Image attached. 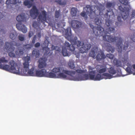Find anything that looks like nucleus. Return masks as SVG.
Here are the masks:
<instances>
[{
    "mask_svg": "<svg viewBox=\"0 0 135 135\" xmlns=\"http://www.w3.org/2000/svg\"><path fill=\"white\" fill-rule=\"evenodd\" d=\"M114 14L112 11L107 10V12L105 14V17L108 19L105 21V24L107 27L105 30L101 26L102 22L101 20L98 18V17L93 18L95 24L97 26L94 27L91 24H89L90 27L92 29L93 32L96 36H102L104 40L110 43L116 42V46L117 47L118 51L119 52L121 53L122 51V41L121 37H116L112 35H107L108 33L110 34L115 32V27L112 26L111 21L109 20L111 16H114Z\"/></svg>",
    "mask_w": 135,
    "mask_h": 135,
    "instance_id": "1",
    "label": "nucleus"
},
{
    "mask_svg": "<svg viewBox=\"0 0 135 135\" xmlns=\"http://www.w3.org/2000/svg\"><path fill=\"white\" fill-rule=\"evenodd\" d=\"M68 40L69 41L72 45L67 42L65 43V47H62V53L64 56L68 55L69 52L70 51H74L75 49V47L79 49V51L80 53H83L86 52L91 47V44H86L84 45L83 42L77 41V38L75 37L74 38H72L70 35L68 37Z\"/></svg>",
    "mask_w": 135,
    "mask_h": 135,
    "instance_id": "2",
    "label": "nucleus"
},
{
    "mask_svg": "<svg viewBox=\"0 0 135 135\" xmlns=\"http://www.w3.org/2000/svg\"><path fill=\"white\" fill-rule=\"evenodd\" d=\"M10 66L7 64H0V69L3 70L13 73L14 74H19L20 67L18 64L13 60L9 62Z\"/></svg>",
    "mask_w": 135,
    "mask_h": 135,
    "instance_id": "3",
    "label": "nucleus"
},
{
    "mask_svg": "<svg viewBox=\"0 0 135 135\" xmlns=\"http://www.w3.org/2000/svg\"><path fill=\"white\" fill-rule=\"evenodd\" d=\"M94 11L92 9L91 6L87 5L85 7L83 8V11H85L86 13L92 19L95 18V17L99 16L100 15V7L98 6H94Z\"/></svg>",
    "mask_w": 135,
    "mask_h": 135,
    "instance_id": "4",
    "label": "nucleus"
},
{
    "mask_svg": "<svg viewBox=\"0 0 135 135\" xmlns=\"http://www.w3.org/2000/svg\"><path fill=\"white\" fill-rule=\"evenodd\" d=\"M99 52L98 47H94L92 49L91 51L90 52L89 55L94 59H96V60L98 61H99L104 60L106 58V56L103 52H101L100 54H98L96 56V54Z\"/></svg>",
    "mask_w": 135,
    "mask_h": 135,
    "instance_id": "5",
    "label": "nucleus"
},
{
    "mask_svg": "<svg viewBox=\"0 0 135 135\" xmlns=\"http://www.w3.org/2000/svg\"><path fill=\"white\" fill-rule=\"evenodd\" d=\"M17 43L14 41H12L10 43L6 42L5 44V47L7 51L9 52L8 53V55L11 57H14L15 55L13 51L15 49L14 46H17Z\"/></svg>",
    "mask_w": 135,
    "mask_h": 135,
    "instance_id": "6",
    "label": "nucleus"
},
{
    "mask_svg": "<svg viewBox=\"0 0 135 135\" xmlns=\"http://www.w3.org/2000/svg\"><path fill=\"white\" fill-rule=\"evenodd\" d=\"M95 71H92L89 72V74H84L83 76H80L78 77L77 80L78 81L85 80H94Z\"/></svg>",
    "mask_w": 135,
    "mask_h": 135,
    "instance_id": "7",
    "label": "nucleus"
},
{
    "mask_svg": "<svg viewBox=\"0 0 135 135\" xmlns=\"http://www.w3.org/2000/svg\"><path fill=\"white\" fill-rule=\"evenodd\" d=\"M52 72L57 73L62 72L68 75L72 76L75 74V72L74 71H70L66 70L63 69V68L61 67L55 68L52 70Z\"/></svg>",
    "mask_w": 135,
    "mask_h": 135,
    "instance_id": "8",
    "label": "nucleus"
},
{
    "mask_svg": "<svg viewBox=\"0 0 135 135\" xmlns=\"http://www.w3.org/2000/svg\"><path fill=\"white\" fill-rule=\"evenodd\" d=\"M47 12L45 10L41 11V13L39 14L38 16L37 21L39 22L44 24L45 22H47Z\"/></svg>",
    "mask_w": 135,
    "mask_h": 135,
    "instance_id": "9",
    "label": "nucleus"
},
{
    "mask_svg": "<svg viewBox=\"0 0 135 135\" xmlns=\"http://www.w3.org/2000/svg\"><path fill=\"white\" fill-rule=\"evenodd\" d=\"M23 60L24 61V62L23 63V68L25 70V71H24V73L25 72L26 73V71H28L29 69V63L30 61V57L28 56L24 57L23 59Z\"/></svg>",
    "mask_w": 135,
    "mask_h": 135,
    "instance_id": "10",
    "label": "nucleus"
},
{
    "mask_svg": "<svg viewBox=\"0 0 135 135\" xmlns=\"http://www.w3.org/2000/svg\"><path fill=\"white\" fill-rule=\"evenodd\" d=\"M30 16L33 19H35L39 15V11L36 6H33L30 11Z\"/></svg>",
    "mask_w": 135,
    "mask_h": 135,
    "instance_id": "11",
    "label": "nucleus"
},
{
    "mask_svg": "<svg viewBox=\"0 0 135 135\" xmlns=\"http://www.w3.org/2000/svg\"><path fill=\"white\" fill-rule=\"evenodd\" d=\"M46 70L44 69L40 70H35V76L39 77H45Z\"/></svg>",
    "mask_w": 135,
    "mask_h": 135,
    "instance_id": "12",
    "label": "nucleus"
},
{
    "mask_svg": "<svg viewBox=\"0 0 135 135\" xmlns=\"http://www.w3.org/2000/svg\"><path fill=\"white\" fill-rule=\"evenodd\" d=\"M119 9L122 12L121 15L123 19L124 20L126 19L128 17L129 12L128 11H126L125 9L121 6H119Z\"/></svg>",
    "mask_w": 135,
    "mask_h": 135,
    "instance_id": "13",
    "label": "nucleus"
},
{
    "mask_svg": "<svg viewBox=\"0 0 135 135\" xmlns=\"http://www.w3.org/2000/svg\"><path fill=\"white\" fill-rule=\"evenodd\" d=\"M46 61L47 59L45 58H40L39 60L38 68L42 69L46 67Z\"/></svg>",
    "mask_w": 135,
    "mask_h": 135,
    "instance_id": "14",
    "label": "nucleus"
},
{
    "mask_svg": "<svg viewBox=\"0 0 135 135\" xmlns=\"http://www.w3.org/2000/svg\"><path fill=\"white\" fill-rule=\"evenodd\" d=\"M82 23L77 20H73L71 21V26L74 29L79 28L82 25Z\"/></svg>",
    "mask_w": 135,
    "mask_h": 135,
    "instance_id": "15",
    "label": "nucleus"
},
{
    "mask_svg": "<svg viewBox=\"0 0 135 135\" xmlns=\"http://www.w3.org/2000/svg\"><path fill=\"white\" fill-rule=\"evenodd\" d=\"M16 26L18 30L23 33H26L27 31V28L24 25H22L21 23H18L16 24Z\"/></svg>",
    "mask_w": 135,
    "mask_h": 135,
    "instance_id": "16",
    "label": "nucleus"
},
{
    "mask_svg": "<svg viewBox=\"0 0 135 135\" xmlns=\"http://www.w3.org/2000/svg\"><path fill=\"white\" fill-rule=\"evenodd\" d=\"M35 67L33 66L30 69L28 70V71H26V73L25 72H24V74L26 76H35Z\"/></svg>",
    "mask_w": 135,
    "mask_h": 135,
    "instance_id": "17",
    "label": "nucleus"
},
{
    "mask_svg": "<svg viewBox=\"0 0 135 135\" xmlns=\"http://www.w3.org/2000/svg\"><path fill=\"white\" fill-rule=\"evenodd\" d=\"M16 20L18 22H20L26 20L25 15L23 14L18 15L16 18Z\"/></svg>",
    "mask_w": 135,
    "mask_h": 135,
    "instance_id": "18",
    "label": "nucleus"
},
{
    "mask_svg": "<svg viewBox=\"0 0 135 135\" xmlns=\"http://www.w3.org/2000/svg\"><path fill=\"white\" fill-rule=\"evenodd\" d=\"M40 55V51L39 50L35 49L32 52V55L35 57L36 58L38 57Z\"/></svg>",
    "mask_w": 135,
    "mask_h": 135,
    "instance_id": "19",
    "label": "nucleus"
},
{
    "mask_svg": "<svg viewBox=\"0 0 135 135\" xmlns=\"http://www.w3.org/2000/svg\"><path fill=\"white\" fill-rule=\"evenodd\" d=\"M24 50L22 47H21L15 51L16 54L19 56H20L23 55Z\"/></svg>",
    "mask_w": 135,
    "mask_h": 135,
    "instance_id": "20",
    "label": "nucleus"
},
{
    "mask_svg": "<svg viewBox=\"0 0 135 135\" xmlns=\"http://www.w3.org/2000/svg\"><path fill=\"white\" fill-rule=\"evenodd\" d=\"M66 74L63 72L62 73H59L57 75L58 78L66 79H69L71 80L73 79V78H71L70 79L68 78Z\"/></svg>",
    "mask_w": 135,
    "mask_h": 135,
    "instance_id": "21",
    "label": "nucleus"
},
{
    "mask_svg": "<svg viewBox=\"0 0 135 135\" xmlns=\"http://www.w3.org/2000/svg\"><path fill=\"white\" fill-rule=\"evenodd\" d=\"M45 77L51 78H56V76L54 73L51 72H48L46 71Z\"/></svg>",
    "mask_w": 135,
    "mask_h": 135,
    "instance_id": "22",
    "label": "nucleus"
},
{
    "mask_svg": "<svg viewBox=\"0 0 135 135\" xmlns=\"http://www.w3.org/2000/svg\"><path fill=\"white\" fill-rule=\"evenodd\" d=\"M25 0L23 2L24 4L26 6H27L28 8H30L32 6V2L34 1V0Z\"/></svg>",
    "mask_w": 135,
    "mask_h": 135,
    "instance_id": "23",
    "label": "nucleus"
},
{
    "mask_svg": "<svg viewBox=\"0 0 135 135\" xmlns=\"http://www.w3.org/2000/svg\"><path fill=\"white\" fill-rule=\"evenodd\" d=\"M43 50L44 52V55H51L52 53V52L50 53V49L47 47H44L43 48Z\"/></svg>",
    "mask_w": 135,
    "mask_h": 135,
    "instance_id": "24",
    "label": "nucleus"
},
{
    "mask_svg": "<svg viewBox=\"0 0 135 135\" xmlns=\"http://www.w3.org/2000/svg\"><path fill=\"white\" fill-rule=\"evenodd\" d=\"M77 12L78 10L76 8L73 7L71 9V14L72 17L76 16Z\"/></svg>",
    "mask_w": 135,
    "mask_h": 135,
    "instance_id": "25",
    "label": "nucleus"
},
{
    "mask_svg": "<svg viewBox=\"0 0 135 135\" xmlns=\"http://www.w3.org/2000/svg\"><path fill=\"white\" fill-rule=\"evenodd\" d=\"M32 46V45L30 44H28L25 45H23V48L24 50H29L31 49Z\"/></svg>",
    "mask_w": 135,
    "mask_h": 135,
    "instance_id": "26",
    "label": "nucleus"
},
{
    "mask_svg": "<svg viewBox=\"0 0 135 135\" xmlns=\"http://www.w3.org/2000/svg\"><path fill=\"white\" fill-rule=\"evenodd\" d=\"M115 6V3L114 2H107L106 4V7L107 8H114Z\"/></svg>",
    "mask_w": 135,
    "mask_h": 135,
    "instance_id": "27",
    "label": "nucleus"
},
{
    "mask_svg": "<svg viewBox=\"0 0 135 135\" xmlns=\"http://www.w3.org/2000/svg\"><path fill=\"white\" fill-rule=\"evenodd\" d=\"M113 63L115 65L117 66H122V62L121 61L117 59H115L113 60Z\"/></svg>",
    "mask_w": 135,
    "mask_h": 135,
    "instance_id": "28",
    "label": "nucleus"
},
{
    "mask_svg": "<svg viewBox=\"0 0 135 135\" xmlns=\"http://www.w3.org/2000/svg\"><path fill=\"white\" fill-rule=\"evenodd\" d=\"M117 19L118 22H116L115 23V24L117 26L119 27L121 25L122 23L121 17L120 16H118L117 17Z\"/></svg>",
    "mask_w": 135,
    "mask_h": 135,
    "instance_id": "29",
    "label": "nucleus"
},
{
    "mask_svg": "<svg viewBox=\"0 0 135 135\" xmlns=\"http://www.w3.org/2000/svg\"><path fill=\"white\" fill-rule=\"evenodd\" d=\"M17 3L16 0H7L6 1V4L7 5L11 4H15Z\"/></svg>",
    "mask_w": 135,
    "mask_h": 135,
    "instance_id": "30",
    "label": "nucleus"
},
{
    "mask_svg": "<svg viewBox=\"0 0 135 135\" xmlns=\"http://www.w3.org/2000/svg\"><path fill=\"white\" fill-rule=\"evenodd\" d=\"M103 79V77L99 74H97L95 77L94 81H99Z\"/></svg>",
    "mask_w": 135,
    "mask_h": 135,
    "instance_id": "31",
    "label": "nucleus"
},
{
    "mask_svg": "<svg viewBox=\"0 0 135 135\" xmlns=\"http://www.w3.org/2000/svg\"><path fill=\"white\" fill-rule=\"evenodd\" d=\"M55 2L57 3L58 4L61 5H65L66 3L65 1L62 2L61 0H55Z\"/></svg>",
    "mask_w": 135,
    "mask_h": 135,
    "instance_id": "32",
    "label": "nucleus"
},
{
    "mask_svg": "<svg viewBox=\"0 0 135 135\" xmlns=\"http://www.w3.org/2000/svg\"><path fill=\"white\" fill-rule=\"evenodd\" d=\"M109 72L113 75L114 74H115L116 73V71L112 67H110L109 69L108 70Z\"/></svg>",
    "mask_w": 135,
    "mask_h": 135,
    "instance_id": "33",
    "label": "nucleus"
},
{
    "mask_svg": "<svg viewBox=\"0 0 135 135\" xmlns=\"http://www.w3.org/2000/svg\"><path fill=\"white\" fill-rule=\"evenodd\" d=\"M75 72V73L76 72H77V73L79 74H82L83 73H84V70H82L81 69H77L75 71H74ZM75 74L72 76H71L70 75H69V76H70L71 78L73 77L74 75H75Z\"/></svg>",
    "mask_w": 135,
    "mask_h": 135,
    "instance_id": "34",
    "label": "nucleus"
},
{
    "mask_svg": "<svg viewBox=\"0 0 135 135\" xmlns=\"http://www.w3.org/2000/svg\"><path fill=\"white\" fill-rule=\"evenodd\" d=\"M102 75L104 77H106V79H110L112 78V75L108 73H104Z\"/></svg>",
    "mask_w": 135,
    "mask_h": 135,
    "instance_id": "35",
    "label": "nucleus"
},
{
    "mask_svg": "<svg viewBox=\"0 0 135 135\" xmlns=\"http://www.w3.org/2000/svg\"><path fill=\"white\" fill-rule=\"evenodd\" d=\"M8 62V60L6 59L4 57H3L0 58V63H7Z\"/></svg>",
    "mask_w": 135,
    "mask_h": 135,
    "instance_id": "36",
    "label": "nucleus"
},
{
    "mask_svg": "<svg viewBox=\"0 0 135 135\" xmlns=\"http://www.w3.org/2000/svg\"><path fill=\"white\" fill-rule=\"evenodd\" d=\"M60 9H59L58 11H56L55 14V18H59L60 15Z\"/></svg>",
    "mask_w": 135,
    "mask_h": 135,
    "instance_id": "37",
    "label": "nucleus"
},
{
    "mask_svg": "<svg viewBox=\"0 0 135 135\" xmlns=\"http://www.w3.org/2000/svg\"><path fill=\"white\" fill-rule=\"evenodd\" d=\"M69 67L71 69H73L75 68L74 65V63L72 61H69L68 63Z\"/></svg>",
    "mask_w": 135,
    "mask_h": 135,
    "instance_id": "38",
    "label": "nucleus"
},
{
    "mask_svg": "<svg viewBox=\"0 0 135 135\" xmlns=\"http://www.w3.org/2000/svg\"><path fill=\"white\" fill-rule=\"evenodd\" d=\"M86 13L85 11L83 10V11L81 13L80 15L82 17L85 18V19H86L87 18V16Z\"/></svg>",
    "mask_w": 135,
    "mask_h": 135,
    "instance_id": "39",
    "label": "nucleus"
},
{
    "mask_svg": "<svg viewBox=\"0 0 135 135\" xmlns=\"http://www.w3.org/2000/svg\"><path fill=\"white\" fill-rule=\"evenodd\" d=\"M120 2L125 5L128 4V1L127 0H119Z\"/></svg>",
    "mask_w": 135,
    "mask_h": 135,
    "instance_id": "40",
    "label": "nucleus"
},
{
    "mask_svg": "<svg viewBox=\"0 0 135 135\" xmlns=\"http://www.w3.org/2000/svg\"><path fill=\"white\" fill-rule=\"evenodd\" d=\"M120 2L125 5L128 4V1L127 0H119Z\"/></svg>",
    "mask_w": 135,
    "mask_h": 135,
    "instance_id": "41",
    "label": "nucleus"
},
{
    "mask_svg": "<svg viewBox=\"0 0 135 135\" xmlns=\"http://www.w3.org/2000/svg\"><path fill=\"white\" fill-rule=\"evenodd\" d=\"M18 38L19 40L21 41H23L25 40V37L23 35L21 34L18 36Z\"/></svg>",
    "mask_w": 135,
    "mask_h": 135,
    "instance_id": "42",
    "label": "nucleus"
},
{
    "mask_svg": "<svg viewBox=\"0 0 135 135\" xmlns=\"http://www.w3.org/2000/svg\"><path fill=\"white\" fill-rule=\"evenodd\" d=\"M16 36L15 34L13 32L11 33H10L9 37L10 38L13 40H14L16 38Z\"/></svg>",
    "mask_w": 135,
    "mask_h": 135,
    "instance_id": "43",
    "label": "nucleus"
},
{
    "mask_svg": "<svg viewBox=\"0 0 135 135\" xmlns=\"http://www.w3.org/2000/svg\"><path fill=\"white\" fill-rule=\"evenodd\" d=\"M128 42H124V45L123 50L125 51L128 48Z\"/></svg>",
    "mask_w": 135,
    "mask_h": 135,
    "instance_id": "44",
    "label": "nucleus"
},
{
    "mask_svg": "<svg viewBox=\"0 0 135 135\" xmlns=\"http://www.w3.org/2000/svg\"><path fill=\"white\" fill-rule=\"evenodd\" d=\"M106 70V68H105L100 69L98 71V72L100 74H101L105 72Z\"/></svg>",
    "mask_w": 135,
    "mask_h": 135,
    "instance_id": "45",
    "label": "nucleus"
},
{
    "mask_svg": "<svg viewBox=\"0 0 135 135\" xmlns=\"http://www.w3.org/2000/svg\"><path fill=\"white\" fill-rule=\"evenodd\" d=\"M106 56V57H107L110 59H113L114 56V55L112 54H107Z\"/></svg>",
    "mask_w": 135,
    "mask_h": 135,
    "instance_id": "46",
    "label": "nucleus"
},
{
    "mask_svg": "<svg viewBox=\"0 0 135 135\" xmlns=\"http://www.w3.org/2000/svg\"><path fill=\"white\" fill-rule=\"evenodd\" d=\"M130 38L133 42H135V33H133L131 36H130Z\"/></svg>",
    "mask_w": 135,
    "mask_h": 135,
    "instance_id": "47",
    "label": "nucleus"
},
{
    "mask_svg": "<svg viewBox=\"0 0 135 135\" xmlns=\"http://www.w3.org/2000/svg\"><path fill=\"white\" fill-rule=\"evenodd\" d=\"M126 71L129 74H132L131 69L129 67H127L126 69Z\"/></svg>",
    "mask_w": 135,
    "mask_h": 135,
    "instance_id": "48",
    "label": "nucleus"
},
{
    "mask_svg": "<svg viewBox=\"0 0 135 135\" xmlns=\"http://www.w3.org/2000/svg\"><path fill=\"white\" fill-rule=\"evenodd\" d=\"M108 49H109V51H110L112 53L114 51L115 48L111 46H109Z\"/></svg>",
    "mask_w": 135,
    "mask_h": 135,
    "instance_id": "49",
    "label": "nucleus"
},
{
    "mask_svg": "<svg viewBox=\"0 0 135 135\" xmlns=\"http://www.w3.org/2000/svg\"><path fill=\"white\" fill-rule=\"evenodd\" d=\"M32 27L34 28H36L38 26V24L37 22H34L32 25Z\"/></svg>",
    "mask_w": 135,
    "mask_h": 135,
    "instance_id": "50",
    "label": "nucleus"
},
{
    "mask_svg": "<svg viewBox=\"0 0 135 135\" xmlns=\"http://www.w3.org/2000/svg\"><path fill=\"white\" fill-rule=\"evenodd\" d=\"M36 38V35H34L32 41V43L33 44H34L35 43Z\"/></svg>",
    "mask_w": 135,
    "mask_h": 135,
    "instance_id": "51",
    "label": "nucleus"
},
{
    "mask_svg": "<svg viewBox=\"0 0 135 135\" xmlns=\"http://www.w3.org/2000/svg\"><path fill=\"white\" fill-rule=\"evenodd\" d=\"M40 46V43L39 42H37L35 44L34 46L36 47H39Z\"/></svg>",
    "mask_w": 135,
    "mask_h": 135,
    "instance_id": "52",
    "label": "nucleus"
},
{
    "mask_svg": "<svg viewBox=\"0 0 135 135\" xmlns=\"http://www.w3.org/2000/svg\"><path fill=\"white\" fill-rule=\"evenodd\" d=\"M33 32L32 31H30L29 32L28 36L29 38H30L33 35Z\"/></svg>",
    "mask_w": 135,
    "mask_h": 135,
    "instance_id": "53",
    "label": "nucleus"
},
{
    "mask_svg": "<svg viewBox=\"0 0 135 135\" xmlns=\"http://www.w3.org/2000/svg\"><path fill=\"white\" fill-rule=\"evenodd\" d=\"M132 18H135V10L133 11L132 14Z\"/></svg>",
    "mask_w": 135,
    "mask_h": 135,
    "instance_id": "54",
    "label": "nucleus"
},
{
    "mask_svg": "<svg viewBox=\"0 0 135 135\" xmlns=\"http://www.w3.org/2000/svg\"><path fill=\"white\" fill-rule=\"evenodd\" d=\"M4 16L2 13L0 12V20Z\"/></svg>",
    "mask_w": 135,
    "mask_h": 135,
    "instance_id": "55",
    "label": "nucleus"
},
{
    "mask_svg": "<svg viewBox=\"0 0 135 135\" xmlns=\"http://www.w3.org/2000/svg\"><path fill=\"white\" fill-rule=\"evenodd\" d=\"M3 44V42L0 39V46H1Z\"/></svg>",
    "mask_w": 135,
    "mask_h": 135,
    "instance_id": "56",
    "label": "nucleus"
},
{
    "mask_svg": "<svg viewBox=\"0 0 135 135\" xmlns=\"http://www.w3.org/2000/svg\"><path fill=\"white\" fill-rule=\"evenodd\" d=\"M37 36L39 38H40L41 37V34L40 33H38L37 35Z\"/></svg>",
    "mask_w": 135,
    "mask_h": 135,
    "instance_id": "57",
    "label": "nucleus"
},
{
    "mask_svg": "<svg viewBox=\"0 0 135 135\" xmlns=\"http://www.w3.org/2000/svg\"><path fill=\"white\" fill-rule=\"evenodd\" d=\"M51 48L53 50H55V47L53 45H52Z\"/></svg>",
    "mask_w": 135,
    "mask_h": 135,
    "instance_id": "58",
    "label": "nucleus"
},
{
    "mask_svg": "<svg viewBox=\"0 0 135 135\" xmlns=\"http://www.w3.org/2000/svg\"><path fill=\"white\" fill-rule=\"evenodd\" d=\"M132 66L133 69H135V64H133L132 65Z\"/></svg>",
    "mask_w": 135,
    "mask_h": 135,
    "instance_id": "59",
    "label": "nucleus"
},
{
    "mask_svg": "<svg viewBox=\"0 0 135 135\" xmlns=\"http://www.w3.org/2000/svg\"><path fill=\"white\" fill-rule=\"evenodd\" d=\"M69 29V28H67L66 29V31H68V30Z\"/></svg>",
    "mask_w": 135,
    "mask_h": 135,
    "instance_id": "60",
    "label": "nucleus"
},
{
    "mask_svg": "<svg viewBox=\"0 0 135 135\" xmlns=\"http://www.w3.org/2000/svg\"><path fill=\"white\" fill-rule=\"evenodd\" d=\"M133 75H135V73H133Z\"/></svg>",
    "mask_w": 135,
    "mask_h": 135,
    "instance_id": "61",
    "label": "nucleus"
},
{
    "mask_svg": "<svg viewBox=\"0 0 135 135\" xmlns=\"http://www.w3.org/2000/svg\"><path fill=\"white\" fill-rule=\"evenodd\" d=\"M76 0V1H79L80 0Z\"/></svg>",
    "mask_w": 135,
    "mask_h": 135,
    "instance_id": "62",
    "label": "nucleus"
}]
</instances>
